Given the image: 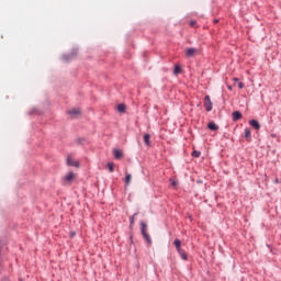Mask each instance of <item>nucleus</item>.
Instances as JSON below:
<instances>
[{"label":"nucleus","instance_id":"obj_23","mask_svg":"<svg viewBox=\"0 0 281 281\" xmlns=\"http://www.w3.org/2000/svg\"><path fill=\"white\" fill-rule=\"evenodd\" d=\"M244 88H245V83L238 82V89H244Z\"/></svg>","mask_w":281,"mask_h":281},{"label":"nucleus","instance_id":"obj_14","mask_svg":"<svg viewBox=\"0 0 281 281\" xmlns=\"http://www.w3.org/2000/svg\"><path fill=\"white\" fill-rule=\"evenodd\" d=\"M175 246L177 248V251L182 250V248H181V240L180 239H175Z\"/></svg>","mask_w":281,"mask_h":281},{"label":"nucleus","instance_id":"obj_5","mask_svg":"<svg viewBox=\"0 0 281 281\" xmlns=\"http://www.w3.org/2000/svg\"><path fill=\"white\" fill-rule=\"evenodd\" d=\"M113 155L115 159H122L124 157V153L121 149H114Z\"/></svg>","mask_w":281,"mask_h":281},{"label":"nucleus","instance_id":"obj_7","mask_svg":"<svg viewBox=\"0 0 281 281\" xmlns=\"http://www.w3.org/2000/svg\"><path fill=\"white\" fill-rule=\"evenodd\" d=\"M249 124L252 126V128H255V131H260V123H258V121L250 120Z\"/></svg>","mask_w":281,"mask_h":281},{"label":"nucleus","instance_id":"obj_2","mask_svg":"<svg viewBox=\"0 0 281 281\" xmlns=\"http://www.w3.org/2000/svg\"><path fill=\"white\" fill-rule=\"evenodd\" d=\"M67 166H74L75 168H79L80 162L78 160H75L74 157H71V155H69L67 157Z\"/></svg>","mask_w":281,"mask_h":281},{"label":"nucleus","instance_id":"obj_3","mask_svg":"<svg viewBox=\"0 0 281 281\" xmlns=\"http://www.w3.org/2000/svg\"><path fill=\"white\" fill-rule=\"evenodd\" d=\"M204 108L205 111H212V99H210V95H205L204 98Z\"/></svg>","mask_w":281,"mask_h":281},{"label":"nucleus","instance_id":"obj_27","mask_svg":"<svg viewBox=\"0 0 281 281\" xmlns=\"http://www.w3.org/2000/svg\"><path fill=\"white\" fill-rule=\"evenodd\" d=\"M68 177H74V175H72V173H69Z\"/></svg>","mask_w":281,"mask_h":281},{"label":"nucleus","instance_id":"obj_12","mask_svg":"<svg viewBox=\"0 0 281 281\" xmlns=\"http://www.w3.org/2000/svg\"><path fill=\"white\" fill-rule=\"evenodd\" d=\"M72 181H74L72 177H66V178H64L63 183L65 186H69Z\"/></svg>","mask_w":281,"mask_h":281},{"label":"nucleus","instance_id":"obj_22","mask_svg":"<svg viewBox=\"0 0 281 281\" xmlns=\"http://www.w3.org/2000/svg\"><path fill=\"white\" fill-rule=\"evenodd\" d=\"M108 167H109L110 172H113V162H109Z\"/></svg>","mask_w":281,"mask_h":281},{"label":"nucleus","instance_id":"obj_20","mask_svg":"<svg viewBox=\"0 0 281 281\" xmlns=\"http://www.w3.org/2000/svg\"><path fill=\"white\" fill-rule=\"evenodd\" d=\"M137 214H134V216L131 217L130 225L133 226L135 223V217Z\"/></svg>","mask_w":281,"mask_h":281},{"label":"nucleus","instance_id":"obj_18","mask_svg":"<svg viewBox=\"0 0 281 281\" xmlns=\"http://www.w3.org/2000/svg\"><path fill=\"white\" fill-rule=\"evenodd\" d=\"M191 155H192V157L199 158V157H201V151L193 150Z\"/></svg>","mask_w":281,"mask_h":281},{"label":"nucleus","instance_id":"obj_9","mask_svg":"<svg viewBox=\"0 0 281 281\" xmlns=\"http://www.w3.org/2000/svg\"><path fill=\"white\" fill-rule=\"evenodd\" d=\"M207 128H210V131H218V125L214 122H210Z\"/></svg>","mask_w":281,"mask_h":281},{"label":"nucleus","instance_id":"obj_24","mask_svg":"<svg viewBox=\"0 0 281 281\" xmlns=\"http://www.w3.org/2000/svg\"><path fill=\"white\" fill-rule=\"evenodd\" d=\"M190 25H191V27H194L196 25V21H191Z\"/></svg>","mask_w":281,"mask_h":281},{"label":"nucleus","instance_id":"obj_17","mask_svg":"<svg viewBox=\"0 0 281 281\" xmlns=\"http://www.w3.org/2000/svg\"><path fill=\"white\" fill-rule=\"evenodd\" d=\"M173 74L178 76V74H181V66H175Z\"/></svg>","mask_w":281,"mask_h":281},{"label":"nucleus","instance_id":"obj_13","mask_svg":"<svg viewBox=\"0 0 281 281\" xmlns=\"http://www.w3.org/2000/svg\"><path fill=\"white\" fill-rule=\"evenodd\" d=\"M119 113H126V105L125 104H119L117 105Z\"/></svg>","mask_w":281,"mask_h":281},{"label":"nucleus","instance_id":"obj_21","mask_svg":"<svg viewBox=\"0 0 281 281\" xmlns=\"http://www.w3.org/2000/svg\"><path fill=\"white\" fill-rule=\"evenodd\" d=\"M124 181H125L126 186H128L132 182V178L131 177H126Z\"/></svg>","mask_w":281,"mask_h":281},{"label":"nucleus","instance_id":"obj_1","mask_svg":"<svg viewBox=\"0 0 281 281\" xmlns=\"http://www.w3.org/2000/svg\"><path fill=\"white\" fill-rule=\"evenodd\" d=\"M199 55V48H187L186 56L187 58H194V56Z\"/></svg>","mask_w":281,"mask_h":281},{"label":"nucleus","instance_id":"obj_26","mask_svg":"<svg viewBox=\"0 0 281 281\" xmlns=\"http://www.w3.org/2000/svg\"><path fill=\"white\" fill-rule=\"evenodd\" d=\"M229 91H232V86H228Z\"/></svg>","mask_w":281,"mask_h":281},{"label":"nucleus","instance_id":"obj_11","mask_svg":"<svg viewBox=\"0 0 281 281\" xmlns=\"http://www.w3.org/2000/svg\"><path fill=\"white\" fill-rule=\"evenodd\" d=\"M178 254L182 260H188V255H187L186 250L180 249V250H178Z\"/></svg>","mask_w":281,"mask_h":281},{"label":"nucleus","instance_id":"obj_30","mask_svg":"<svg viewBox=\"0 0 281 281\" xmlns=\"http://www.w3.org/2000/svg\"><path fill=\"white\" fill-rule=\"evenodd\" d=\"M126 177H131V175H127Z\"/></svg>","mask_w":281,"mask_h":281},{"label":"nucleus","instance_id":"obj_4","mask_svg":"<svg viewBox=\"0 0 281 281\" xmlns=\"http://www.w3.org/2000/svg\"><path fill=\"white\" fill-rule=\"evenodd\" d=\"M243 119V113H240L239 111H235L233 112V122H238V120Z\"/></svg>","mask_w":281,"mask_h":281},{"label":"nucleus","instance_id":"obj_15","mask_svg":"<svg viewBox=\"0 0 281 281\" xmlns=\"http://www.w3.org/2000/svg\"><path fill=\"white\" fill-rule=\"evenodd\" d=\"M144 239L150 245L151 244V239L150 236L148 235V233L142 234Z\"/></svg>","mask_w":281,"mask_h":281},{"label":"nucleus","instance_id":"obj_29","mask_svg":"<svg viewBox=\"0 0 281 281\" xmlns=\"http://www.w3.org/2000/svg\"><path fill=\"white\" fill-rule=\"evenodd\" d=\"M198 183H202V181L198 180Z\"/></svg>","mask_w":281,"mask_h":281},{"label":"nucleus","instance_id":"obj_28","mask_svg":"<svg viewBox=\"0 0 281 281\" xmlns=\"http://www.w3.org/2000/svg\"><path fill=\"white\" fill-rule=\"evenodd\" d=\"M274 182L278 183V179L277 178H276Z\"/></svg>","mask_w":281,"mask_h":281},{"label":"nucleus","instance_id":"obj_25","mask_svg":"<svg viewBox=\"0 0 281 281\" xmlns=\"http://www.w3.org/2000/svg\"><path fill=\"white\" fill-rule=\"evenodd\" d=\"M234 81H235V82H238V78H234Z\"/></svg>","mask_w":281,"mask_h":281},{"label":"nucleus","instance_id":"obj_6","mask_svg":"<svg viewBox=\"0 0 281 281\" xmlns=\"http://www.w3.org/2000/svg\"><path fill=\"white\" fill-rule=\"evenodd\" d=\"M68 114L71 115V117H78V115H80V109H71L68 111Z\"/></svg>","mask_w":281,"mask_h":281},{"label":"nucleus","instance_id":"obj_19","mask_svg":"<svg viewBox=\"0 0 281 281\" xmlns=\"http://www.w3.org/2000/svg\"><path fill=\"white\" fill-rule=\"evenodd\" d=\"M169 182H171L172 188H176L177 186H179V181H177V180L171 179V180H169Z\"/></svg>","mask_w":281,"mask_h":281},{"label":"nucleus","instance_id":"obj_10","mask_svg":"<svg viewBox=\"0 0 281 281\" xmlns=\"http://www.w3.org/2000/svg\"><path fill=\"white\" fill-rule=\"evenodd\" d=\"M143 139L146 146H150V134H145Z\"/></svg>","mask_w":281,"mask_h":281},{"label":"nucleus","instance_id":"obj_16","mask_svg":"<svg viewBox=\"0 0 281 281\" xmlns=\"http://www.w3.org/2000/svg\"><path fill=\"white\" fill-rule=\"evenodd\" d=\"M140 225H142V234H147V225L144 222H142Z\"/></svg>","mask_w":281,"mask_h":281},{"label":"nucleus","instance_id":"obj_8","mask_svg":"<svg viewBox=\"0 0 281 281\" xmlns=\"http://www.w3.org/2000/svg\"><path fill=\"white\" fill-rule=\"evenodd\" d=\"M245 138L247 142H251V130L245 128Z\"/></svg>","mask_w":281,"mask_h":281}]
</instances>
